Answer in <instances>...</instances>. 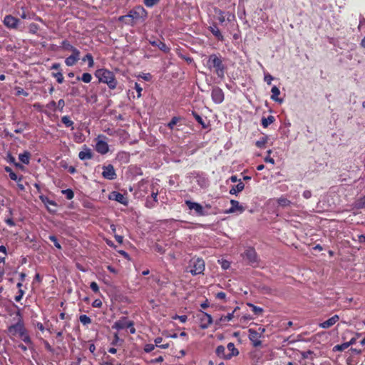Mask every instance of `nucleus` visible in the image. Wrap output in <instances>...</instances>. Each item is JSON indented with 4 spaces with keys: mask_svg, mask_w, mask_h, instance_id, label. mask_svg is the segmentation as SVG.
Returning a JSON list of instances; mask_svg holds the SVG:
<instances>
[{
    "mask_svg": "<svg viewBox=\"0 0 365 365\" xmlns=\"http://www.w3.org/2000/svg\"><path fill=\"white\" fill-rule=\"evenodd\" d=\"M313 354H314V352L311 350L301 352L302 357L304 359L309 358V356Z\"/></svg>",
    "mask_w": 365,
    "mask_h": 365,
    "instance_id": "nucleus-51",
    "label": "nucleus"
},
{
    "mask_svg": "<svg viewBox=\"0 0 365 365\" xmlns=\"http://www.w3.org/2000/svg\"><path fill=\"white\" fill-rule=\"evenodd\" d=\"M53 76L56 78V81L58 83H62L63 82V76L61 71H58L57 73H53Z\"/></svg>",
    "mask_w": 365,
    "mask_h": 365,
    "instance_id": "nucleus-41",
    "label": "nucleus"
},
{
    "mask_svg": "<svg viewBox=\"0 0 365 365\" xmlns=\"http://www.w3.org/2000/svg\"><path fill=\"white\" fill-rule=\"evenodd\" d=\"M216 297L219 299H225L226 297V294L222 292H218L216 295Z\"/></svg>",
    "mask_w": 365,
    "mask_h": 365,
    "instance_id": "nucleus-61",
    "label": "nucleus"
},
{
    "mask_svg": "<svg viewBox=\"0 0 365 365\" xmlns=\"http://www.w3.org/2000/svg\"><path fill=\"white\" fill-rule=\"evenodd\" d=\"M271 92H272L271 98L273 101H274L276 102H279V103L282 102V99L278 98V96L280 94V91L276 86H274L272 88Z\"/></svg>",
    "mask_w": 365,
    "mask_h": 365,
    "instance_id": "nucleus-24",
    "label": "nucleus"
},
{
    "mask_svg": "<svg viewBox=\"0 0 365 365\" xmlns=\"http://www.w3.org/2000/svg\"><path fill=\"white\" fill-rule=\"evenodd\" d=\"M91 289L96 293L99 292V287L96 282H92L90 284Z\"/></svg>",
    "mask_w": 365,
    "mask_h": 365,
    "instance_id": "nucleus-49",
    "label": "nucleus"
},
{
    "mask_svg": "<svg viewBox=\"0 0 365 365\" xmlns=\"http://www.w3.org/2000/svg\"><path fill=\"white\" fill-rule=\"evenodd\" d=\"M140 77L146 81H149L151 79V75L150 73H143V75H140Z\"/></svg>",
    "mask_w": 365,
    "mask_h": 365,
    "instance_id": "nucleus-58",
    "label": "nucleus"
},
{
    "mask_svg": "<svg viewBox=\"0 0 365 365\" xmlns=\"http://www.w3.org/2000/svg\"><path fill=\"white\" fill-rule=\"evenodd\" d=\"M275 118L273 115H269L267 118H262V125L264 128H267L270 124L274 123Z\"/></svg>",
    "mask_w": 365,
    "mask_h": 365,
    "instance_id": "nucleus-28",
    "label": "nucleus"
},
{
    "mask_svg": "<svg viewBox=\"0 0 365 365\" xmlns=\"http://www.w3.org/2000/svg\"><path fill=\"white\" fill-rule=\"evenodd\" d=\"M39 198L41 200V202L46 206H48V205L56 206V203L53 200H50L48 197L45 195H41Z\"/></svg>",
    "mask_w": 365,
    "mask_h": 365,
    "instance_id": "nucleus-31",
    "label": "nucleus"
},
{
    "mask_svg": "<svg viewBox=\"0 0 365 365\" xmlns=\"http://www.w3.org/2000/svg\"><path fill=\"white\" fill-rule=\"evenodd\" d=\"M61 192L66 195L68 200H71L74 197L73 191L71 189L63 190Z\"/></svg>",
    "mask_w": 365,
    "mask_h": 365,
    "instance_id": "nucleus-39",
    "label": "nucleus"
},
{
    "mask_svg": "<svg viewBox=\"0 0 365 365\" xmlns=\"http://www.w3.org/2000/svg\"><path fill=\"white\" fill-rule=\"evenodd\" d=\"M95 76L98 78L99 82L106 83L110 89L115 88L117 81L113 72L105 68L98 69L95 72Z\"/></svg>",
    "mask_w": 365,
    "mask_h": 365,
    "instance_id": "nucleus-1",
    "label": "nucleus"
},
{
    "mask_svg": "<svg viewBox=\"0 0 365 365\" xmlns=\"http://www.w3.org/2000/svg\"><path fill=\"white\" fill-rule=\"evenodd\" d=\"M24 294V290H22L21 289H19V294L15 297V300L16 302H19L22 299Z\"/></svg>",
    "mask_w": 365,
    "mask_h": 365,
    "instance_id": "nucleus-54",
    "label": "nucleus"
},
{
    "mask_svg": "<svg viewBox=\"0 0 365 365\" xmlns=\"http://www.w3.org/2000/svg\"><path fill=\"white\" fill-rule=\"evenodd\" d=\"M148 12L147 11L141 6H138L130 10L128 16L131 17V20H133L134 24L139 21H145L147 18Z\"/></svg>",
    "mask_w": 365,
    "mask_h": 365,
    "instance_id": "nucleus-3",
    "label": "nucleus"
},
{
    "mask_svg": "<svg viewBox=\"0 0 365 365\" xmlns=\"http://www.w3.org/2000/svg\"><path fill=\"white\" fill-rule=\"evenodd\" d=\"M207 63L210 64V67L212 66L217 76L220 78H224L226 67L222 63L220 57L215 54H212L209 56Z\"/></svg>",
    "mask_w": 365,
    "mask_h": 365,
    "instance_id": "nucleus-2",
    "label": "nucleus"
},
{
    "mask_svg": "<svg viewBox=\"0 0 365 365\" xmlns=\"http://www.w3.org/2000/svg\"><path fill=\"white\" fill-rule=\"evenodd\" d=\"M132 325H133V322L132 321H128L126 317H123L120 319L116 321L113 325L112 328L120 330L132 327Z\"/></svg>",
    "mask_w": 365,
    "mask_h": 365,
    "instance_id": "nucleus-9",
    "label": "nucleus"
},
{
    "mask_svg": "<svg viewBox=\"0 0 365 365\" xmlns=\"http://www.w3.org/2000/svg\"><path fill=\"white\" fill-rule=\"evenodd\" d=\"M19 336L21 338V339L25 343H26L28 344H32L31 339L30 336H29V334H27V331H26V329L22 331V334H21L19 335Z\"/></svg>",
    "mask_w": 365,
    "mask_h": 365,
    "instance_id": "nucleus-32",
    "label": "nucleus"
},
{
    "mask_svg": "<svg viewBox=\"0 0 365 365\" xmlns=\"http://www.w3.org/2000/svg\"><path fill=\"white\" fill-rule=\"evenodd\" d=\"M15 91H16V96H21L23 95L24 96H28L29 93L26 92L21 87H15Z\"/></svg>",
    "mask_w": 365,
    "mask_h": 365,
    "instance_id": "nucleus-44",
    "label": "nucleus"
},
{
    "mask_svg": "<svg viewBox=\"0 0 365 365\" xmlns=\"http://www.w3.org/2000/svg\"><path fill=\"white\" fill-rule=\"evenodd\" d=\"M156 202H153V200H151L148 199L146 201V207H148V208H152L155 206Z\"/></svg>",
    "mask_w": 365,
    "mask_h": 365,
    "instance_id": "nucleus-57",
    "label": "nucleus"
},
{
    "mask_svg": "<svg viewBox=\"0 0 365 365\" xmlns=\"http://www.w3.org/2000/svg\"><path fill=\"white\" fill-rule=\"evenodd\" d=\"M31 154L28 151H24L23 153L19 154V159L23 163L28 165L29 163Z\"/></svg>",
    "mask_w": 365,
    "mask_h": 365,
    "instance_id": "nucleus-26",
    "label": "nucleus"
},
{
    "mask_svg": "<svg viewBox=\"0 0 365 365\" xmlns=\"http://www.w3.org/2000/svg\"><path fill=\"white\" fill-rule=\"evenodd\" d=\"M339 319V317L338 315H336V314L334 315L329 319L319 324V327L323 329H328V328L331 327V326H333L334 324H336Z\"/></svg>",
    "mask_w": 365,
    "mask_h": 365,
    "instance_id": "nucleus-16",
    "label": "nucleus"
},
{
    "mask_svg": "<svg viewBox=\"0 0 365 365\" xmlns=\"http://www.w3.org/2000/svg\"><path fill=\"white\" fill-rule=\"evenodd\" d=\"M4 170L6 173H8L9 174V177L11 180H15V181H21V178H18L16 173H14L13 172L12 169L10 167L6 166V167H5Z\"/></svg>",
    "mask_w": 365,
    "mask_h": 365,
    "instance_id": "nucleus-29",
    "label": "nucleus"
},
{
    "mask_svg": "<svg viewBox=\"0 0 365 365\" xmlns=\"http://www.w3.org/2000/svg\"><path fill=\"white\" fill-rule=\"evenodd\" d=\"M230 204L231 207L229 210H226L225 213H234L235 212H239L242 213L245 210V208L241 205H240V202L238 201L235 200H231Z\"/></svg>",
    "mask_w": 365,
    "mask_h": 365,
    "instance_id": "nucleus-15",
    "label": "nucleus"
},
{
    "mask_svg": "<svg viewBox=\"0 0 365 365\" xmlns=\"http://www.w3.org/2000/svg\"><path fill=\"white\" fill-rule=\"evenodd\" d=\"M180 119V118L179 117H173L168 125V128L170 129H173L174 126L177 124Z\"/></svg>",
    "mask_w": 365,
    "mask_h": 365,
    "instance_id": "nucleus-43",
    "label": "nucleus"
},
{
    "mask_svg": "<svg viewBox=\"0 0 365 365\" xmlns=\"http://www.w3.org/2000/svg\"><path fill=\"white\" fill-rule=\"evenodd\" d=\"M79 55L76 53H72L70 56L67 57L65 60V63L68 66H72L79 60Z\"/></svg>",
    "mask_w": 365,
    "mask_h": 365,
    "instance_id": "nucleus-21",
    "label": "nucleus"
},
{
    "mask_svg": "<svg viewBox=\"0 0 365 365\" xmlns=\"http://www.w3.org/2000/svg\"><path fill=\"white\" fill-rule=\"evenodd\" d=\"M277 202H278L279 205H280L283 207H289L292 204L290 200H289L288 199L283 197L278 198Z\"/></svg>",
    "mask_w": 365,
    "mask_h": 365,
    "instance_id": "nucleus-30",
    "label": "nucleus"
},
{
    "mask_svg": "<svg viewBox=\"0 0 365 365\" xmlns=\"http://www.w3.org/2000/svg\"><path fill=\"white\" fill-rule=\"evenodd\" d=\"M155 349V345L152 344H148L145 346L144 350L145 352L149 353L151 352Z\"/></svg>",
    "mask_w": 365,
    "mask_h": 365,
    "instance_id": "nucleus-50",
    "label": "nucleus"
},
{
    "mask_svg": "<svg viewBox=\"0 0 365 365\" xmlns=\"http://www.w3.org/2000/svg\"><path fill=\"white\" fill-rule=\"evenodd\" d=\"M158 190H156V191L153 190L152 191L151 197L153 198V202H158Z\"/></svg>",
    "mask_w": 365,
    "mask_h": 365,
    "instance_id": "nucleus-59",
    "label": "nucleus"
},
{
    "mask_svg": "<svg viewBox=\"0 0 365 365\" xmlns=\"http://www.w3.org/2000/svg\"><path fill=\"white\" fill-rule=\"evenodd\" d=\"M185 204L190 210H194L199 216H206L209 215L205 208L197 202L186 200Z\"/></svg>",
    "mask_w": 365,
    "mask_h": 365,
    "instance_id": "nucleus-6",
    "label": "nucleus"
},
{
    "mask_svg": "<svg viewBox=\"0 0 365 365\" xmlns=\"http://www.w3.org/2000/svg\"><path fill=\"white\" fill-rule=\"evenodd\" d=\"M16 315L19 317L18 322L15 324L9 326L8 328L9 333L12 336L20 335L25 329L19 310L16 312Z\"/></svg>",
    "mask_w": 365,
    "mask_h": 365,
    "instance_id": "nucleus-5",
    "label": "nucleus"
},
{
    "mask_svg": "<svg viewBox=\"0 0 365 365\" xmlns=\"http://www.w3.org/2000/svg\"><path fill=\"white\" fill-rule=\"evenodd\" d=\"M78 157L81 160L91 159L93 158V153L90 149H86L83 151H81L78 154Z\"/></svg>",
    "mask_w": 365,
    "mask_h": 365,
    "instance_id": "nucleus-25",
    "label": "nucleus"
},
{
    "mask_svg": "<svg viewBox=\"0 0 365 365\" xmlns=\"http://www.w3.org/2000/svg\"><path fill=\"white\" fill-rule=\"evenodd\" d=\"M192 115L195 118V119L197 120V122L202 125L203 128H207V125L205 124V120L202 119V118L198 115L196 112H192Z\"/></svg>",
    "mask_w": 365,
    "mask_h": 365,
    "instance_id": "nucleus-34",
    "label": "nucleus"
},
{
    "mask_svg": "<svg viewBox=\"0 0 365 365\" xmlns=\"http://www.w3.org/2000/svg\"><path fill=\"white\" fill-rule=\"evenodd\" d=\"M227 348L228 349L229 353L227 354V359H230L234 356H237L239 354L238 350L235 348L234 343L230 342Z\"/></svg>",
    "mask_w": 365,
    "mask_h": 365,
    "instance_id": "nucleus-19",
    "label": "nucleus"
},
{
    "mask_svg": "<svg viewBox=\"0 0 365 365\" xmlns=\"http://www.w3.org/2000/svg\"><path fill=\"white\" fill-rule=\"evenodd\" d=\"M149 42L152 46L158 47L160 51H162L163 52L167 53L170 50L169 48L166 46V44L165 43H163V41H161L158 39L153 40V41L150 40Z\"/></svg>",
    "mask_w": 365,
    "mask_h": 365,
    "instance_id": "nucleus-18",
    "label": "nucleus"
},
{
    "mask_svg": "<svg viewBox=\"0 0 365 365\" xmlns=\"http://www.w3.org/2000/svg\"><path fill=\"white\" fill-rule=\"evenodd\" d=\"M267 142V137H263L259 140L256 142V145L258 148H263L265 143Z\"/></svg>",
    "mask_w": 365,
    "mask_h": 365,
    "instance_id": "nucleus-46",
    "label": "nucleus"
},
{
    "mask_svg": "<svg viewBox=\"0 0 365 365\" xmlns=\"http://www.w3.org/2000/svg\"><path fill=\"white\" fill-rule=\"evenodd\" d=\"M77 80H81L84 83H90L92 80V76L88 73H83L81 77H77Z\"/></svg>",
    "mask_w": 365,
    "mask_h": 365,
    "instance_id": "nucleus-35",
    "label": "nucleus"
},
{
    "mask_svg": "<svg viewBox=\"0 0 365 365\" xmlns=\"http://www.w3.org/2000/svg\"><path fill=\"white\" fill-rule=\"evenodd\" d=\"M190 272L192 275L202 274L205 270V262L201 258L192 259L190 262Z\"/></svg>",
    "mask_w": 365,
    "mask_h": 365,
    "instance_id": "nucleus-4",
    "label": "nucleus"
},
{
    "mask_svg": "<svg viewBox=\"0 0 365 365\" xmlns=\"http://www.w3.org/2000/svg\"><path fill=\"white\" fill-rule=\"evenodd\" d=\"M5 222L10 227H13L15 225V222L11 218L6 219Z\"/></svg>",
    "mask_w": 365,
    "mask_h": 365,
    "instance_id": "nucleus-62",
    "label": "nucleus"
},
{
    "mask_svg": "<svg viewBox=\"0 0 365 365\" xmlns=\"http://www.w3.org/2000/svg\"><path fill=\"white\" fill-rule=\"evenodd\" d=\"M83 61L88 63V67L92 68L94 66V61L93 56L91 53H87L82 59Z\"/></svg>",
    "mask_w": 365,
    "mask_h": 365,
    "instance_id": "nucleus-33",
    "label": "nucleus"
},
{
    "mask_svg": "<svg viewBox=\"0 0 365 365\" xmlns=\"http://www.w3.org/2000/svg\"><path fill=\"white\" fill-rule=\"evenodd\" d=\"M65 106V101L63 99H60L58 101V107L59 109L62 110Z\"/></svg>",
    "mask_w": 365,
    "mask_h": 365,
    "instance_id": "nucleus-63",
    "label": "nucleus"
},
{
    "mask_svg": "<svg viewBox=\"0 0 365 365\" xmlns=\"http://www.w3.org/2000/svg\"><path fill=\"white\" fill-rule=\"evenodd\" d=\"M62 46L65 50L70 51L72 52V53H76V55L80 53V51L76 48L73 46L68 41H63L62 42Z\"/></svg>",
    "mask_w": 365,
    "mask_h": 365,
    "instance_id": "nucleus-23",
    "label": "nucleus"
},
{
    "mask_svg": "<svg viewBox=\"0 0 365 365\" xmlns=\"http://www.w3.org/2000/svg\"><path fill=\"white\" fill-rule=\"evenodd\" d=\"M48 238H49V240H50L51 242H53V244H54V245H55V247H56V248H58V249H59V250H61V245L58 243V240H57V238H56V236H54V235H50Z\"/></svg>",
    "mask_w": 365,
    "mask_h": 365,
    "instance_id": "nucleus-47",
    "label": "nucleus"
},
{
    "mask_svg": "<svg viewBox=\"0 0 365 365\" xmlns=\"http://www.w3.org/2000/svg\"><path fill=\"white\" fill-rule=\"evenodd\" d=\"M239 307H237L232 313H229L225 316V319L227 321H231L235 317V313L239 309Z\"/></svg>",
    "mask_w": 365,
    "mask_h": 365,
    "instance_id": "nucleus-48",
    "label": "nucleus"
},
{
    "mask_svg": "<svg viewBox=\"0 0 365 365\" xmlns=\"http://www.w3.org/2000/svg\"><path fill=\"white\" fill-rule=\"evenodd\" d=\"M173 319H178L180 321V322L185 323L187 321V317L186 315H175V317H174Z\"/></svg>",
    "mask_w": 365,
    "mask_h": 365,
    "instance_id": "nucleus-55",
    "label": "nucleus"
},
{
    "mask_svg": "<svg viewBox=\"0 0 365 365\" xmlns=\"http://www.w3.org/2000/svg\"><path fill=\"white\" fill-rule=\"evenodd\" d=\"M135 89L136 90L138 93V98H140L141 96V92L143 91V88L140 86V85L138 83H135Z\"/></svg>",
    "mask_w": 365,
    "mask_h": 365,
    "instance_id": "nucleus-52",
    "label": "nucleus"
},
{
    "mask_svg": "<svg viewBox=\"0 0 365 365\" xmlns=\"http://www.w3.org/2000/svg\"><path fill=\"white\" fill-rule=\"evenodd\" d=\"M19 20L11 15H6L4 19V25L9 29H17Z\"/></svg>",
    "mask_w": 365,
    "mask_h": 365,
    "instance_id": "nucleus-11",
    "label": "nucleus"
},
{
    "mask_svg": "<svg viewBox=\"0 0 365 365\" xmlns=\"http://www.w3.org/2000/svg\"><path fill=\"white\" fill-rule=\"evenodd\" d=\"M102 176L107 180H114L116 178L117 175L115 173L114 167L111 164L103 165Z\"/></svg>",
    "mask_w": 365,
    "mask_h": 365,
    "instance_id": "nucleus-7",
    "label": "nucleus"
},
{
    "mask_svg": "<svg viewBox=\"0 0 365 365\" xmlns=\"http://www.w3.org/2000/svg\"><path fill=\"white\" fill-rule=\"evenodd\" d=\"M348 348V346L346 344V343H343L341 344H337L336 346H334L333 348V351H344L345 349H346Z\"/></svg>",
    "mask_w": 365,
    "mask_h": 365,
    "instance_id": "nucleus-40",
    "label": "nucleus"
},
{
    "mask_svg": "<svg viewBox=\"0 0 365 365\" xmlns=\"http://www.w3.org/2000/svg\"><path fill=\"white\" fill-rule=\"evenodd\" d=\"M201 325L202 329H207L212 323V317L210 314L202 312L200 314Z\"/></svg>",
    "mask_w": 365,
    "mask_h": 365,
    "instance_id": "nucleus-12",
    "label": "nucleus"
},
{
    "mask_svg": "<svg viewBox=\"0 0 365 365\" xmlns=\"http://www.w3.org/2000/svg\"><path fill=\"white\" fill-rule=\"evenodd\" d=\"M245 258L248 260L250 264L257 262V255L255 249L252 247L247 248L244 252Z\"/></svg>",
    "mask_w": 365,
    "mask_h": 365,
    "instance_id": "nucleus-10",
    "label": "nucleus"
},
{
    "mask_svg": "<svg viewBox=\"0 0 365 365\" xmlns=\"http://www.w3.org/2000/svg\"><path fill=\"white\" fill-rule=\"evenodd\" d=\"M79 320L84 325H87L91 323V318L86 314L81 315Z\"/></svg>",
    "mask_w": 365,
    "mask_h": 365,
    "instance_id": "nucleus-38",
    "label": "nucleus"
},
{
    "mask_svg": "<svg viewBox=\"0 0 365 365\" xmlns=\"http://www.w3.org/2000/svg\"><path fill=\"white\" fill-rule=\"evenodd\" d=\"M160 0H143L144 4L147 7H153L159 2Z\"/></svg>",
    "mask_w": 365,
    "mask_h": 365,
    "instance_id": "nucleus-45",
    "label": "nucleus"
},
{
    "mask_svg": "<svg viewBox=\"0 0 365 365\" xmlns=\"http://www.w3.org/2000/svg\"><path fill=\"white\" fill-rule=\"evenodd\" d=\"M61 122L66 126V127H71L73 124V122L70 120V118L68 115H64L61 118Z\"/></svg>",
    "mask_w": 365,
    "mask_h": 365,
    "instance_id": "nucleus-37",
    "label": "nucleus"
},
{
    "mask_svg": "<svg viewBox=\"0 0 365 365\" xmlns=\"http://www.w3.org/2000/svg\"><path fill=\"white\" fill-rule=\"evenodd\" d=\"M211 97L215 103L220 104L224 101V93L220 88L215 87L212 90Z\"/></svg>",
    "mask_w": 365,
    "mask_h": 365,
    "instance_id": "nucleus-8",
    "label": "nucleus"
},
{
    "mask_svg": "<svg viewBox=\"0 0 365 365\" xmlns=\"http://www.w3.org/2000/svg\"><path fill=\"white\" fill-rule=\"evenodd\" d=\"M259 338V334L257 331L253 329L249 330V339L252 342L255 347H258L262 345V341Z\"/></svg>",
    "mask_w": 365,
    "mask_h": 365,
    "instance_id": "nucleus-14",
    "label": "nucleus"
},
{
    "mask_svg": "<svg viewBox=\"0 0 365 365\" xmlns=\"http://www.w3.org/2000/svg\"><path fill=\"white\" fill-rule=\"evenodd\" d=\"M108 143L106 141L100 139V137H98L96 144V150L98 153L104 155L108 152Z\"/></svg>",
    "mask_w": 365,
    "mask_h": 365,
    "instance_id": "nucleus-13",
    "label": "nucleus"
},
{
    "mask_svg": "<svg viewBox=\"0 0 365 365\" xmlns=\"http://www.w3.org/2000/svg\"><path fill=\"white\" fill-rule=\"evenodd\" d=\"M264 81H266L268 85H271L272 81L274 79V78L272 77V76L268 73L264 76Z\"/></svg>",
    "mask_w": 365,
    "mask_h": 365,
    "instance_id": "nucleus-53",
    "label": "nucleus"
},
{
    "mask_svg": "<svg viewBox=\"0 0 365 365\" xmlns=\"http://www.w3.org/2000/svg\"><path fill=\"white\" fill-rule=\"evenodd\" d=\"M244 188H245V184L241 181V180H240L238 184L235 186H233L230 189V194L237 195V194L238 192L242 191L244 190Z\"/></svg>",
    "mask_w": 365,
    "mask_h": 365,
    "instance_id": "nucleus-22",
    "label": "nucleus"
},
{
    "mask_svg": "<svg viewBox=\"0 0 365 365\" xmlns=\"http://www.w3.org/2000/svg\"><path fill=\"white\" fill-rule=\"evenodd\" d=\"M92 306L93 307L99 308L102 306V302L100 299H95L92 303Z\"/></svg>",
    "mask_w": 365,
    "mask_h": 365,
    "instance_id": "nucleus-56",
    "label": "nucleus"
},
{
    "mask_svg": "<svg viewBox=\"0 0 365 365\" xmlns=\"http://www.w3.org/2000/svg\"><path fill=\"white\" fill-rule=\"evenodd\" d=\"M209 30L211 31V33L219 40V41H223L224 37L222 34H221L220 29L217 26L216 24H213L212 26H210L209 27Z\"/></svg>",
    "mask_w": 365,
    "mask_h": 365,
    "instance_id": "nucleus-20",
    "label": "nucleus"
},
{
    "mask_svg": "<svg viewBox=\"0 0 365 365\" xmlns=\"http://www.w3.org/2000/svg\"><path fill=\"white\" fill-rule=\"evenodd\" d=\"M303 197L306 199L310 198L312 197V192L310 190L304 191Z\"/></svg>",
    "mask_w": 365,
    "mask_h": 365,
    "instance_id": "nucleus-60",
    "label": "nucleus"
},
{
    "mask_svg": "<svg viewBox=\"0 0 365 365\" xmlns=\"http://www.w3.org/2000/svg\"><path fill=\"white\" fill-rule=\"evenodd\" d=\"M110 199L114 200L123 205H127L128 200L124 195L118 192H113L110 196Z\"/></svg>",
    "mask_w": 365,
    "mask_h": 365,
    "instance_id": "nucleus-17",
    "label": "nucleus"
},
{
    "mask_svg": "<svg viewBox=\"0 0 365 365\" xmlns=\"http://www.w3.org/2000/svg\"><path fill=\"white\" fill-rule=\"evenodd\" d=\"M215 353L217 356L227 360V354L225 353V347L224 346H222V345L218 346L216 349Z\"/></svg>",
    "mask_w": 365,
    "mask_h": 365,
    "instance_id": "nucleus-27",
    "label": "nucleus"
},
{
    "mask_svg": "<svg viewBox=\"0 0 365 365\" xmlns=\"http://www.w3.org/2000/svg\"><path fill=\"white\" fill-rule=\"evenodd\" d=\"M247 305L252 307V312L257 315H259L263 312V309L259 307H257L251 303H248Z\"/></svg>",
    "mask_w": 365,
    "mask_h": 365,
    "instance_id": "nucleus-36",
    "label": "nucleus"
},
{
    "mask_svg": "<svg viewBox=\"0 0 365 365\" xmlns=\"http://www.w3.org/2000/svg\"><path fill=\"white\" fill-rule=\"evenodd\" d=\"M7 160H8V162H9L11 163H14L15 165V166H16V167L22 168V165L20 163H16L15 158L14 156H12L11 154H8Z\"/></svg>",
    "mask_w": 365,
    "mask_h": 365,
    "instance_id": "nucleus-42",
    "label": "nucleus"
},
{
    "mask_svg": "<svg viewBox=\"0 0 365 365\" xmlns=\"http://www.w3.org/2000/svg\"><path fill=\"white\" fill-rule=\"evenodd\" d=\"M264 162L269 163H271L272 165L274 164V160L272 158L269 157V156H267V157H266L264 158Z\"/></svg>",
    "mask_w": 365,
    "mask_h": 365,
    "instance_id": "nucleus-64",
    "label": "nucleus"
}]
</instances>
